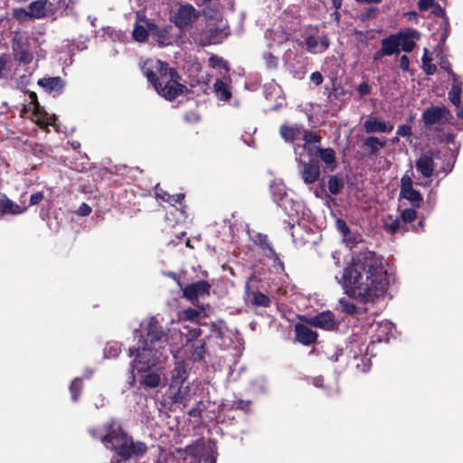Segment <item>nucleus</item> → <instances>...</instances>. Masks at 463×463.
Masks as SVG:
<instances>
[{"label":"nucleus","mask_w":463,"mask_h":463,"mask_svg":"<svg viewBox=\"0 0 463 463\" xmlns=\"http://www.w3.org/2000/svg\"><path fill=\"white\" fill-rule=\"evenodd\" d=\"M212 285L206 280H198L192 284L181 288L183 291V298L191 301L193 304L198 302L200 298L210 295Z\"/></svg>","instance_id":"nucleus-5"},{"label":"nucleus","mask_w":463,"mask_h":463,"mask_svg":"<svg viewBox=\"0 0 463 463\" xmlns=\"http://www.w3.org/2000/svg\"><path fill=\"white\" fill-rule=\"evenodd\" d=\"M411 188H413L412 179L409 175H404L401 179L400 192H404V191L411 189Z\"/></svg>","instance_id":"nucleus-54"},{"label":"nucleus","mask_w":463,"mask_h":463,"mask_svg":"<svg viewBox=\"0 0 463 463\" xmlns=\"http://www.w3.org/2000/svg\"><path fill=\"white\" fill-rule=\"evenodd\" d=\"M422 61V70L427 75H433L437 67L434 63H431L432 58L429 55L428 49H424V54L421 58Z\"/></svg>","instance_id":"nucleus-36"},{"label":"nucleus","mask_w":463,"mask_h":463,"mask_svg":"<svg viewBox=\"0 0 463 463\" xmlns=\"http://www.w3.org/2000/svg\"><path fill=\"white\" fill-rule=\"evenodd\" d=\"M436 5V2L434 0H419L418 1V8L420 11H427L430 8H432Z\"/></svg>","instance_id":"nucleus-56"},{"label":"nucleus","mask_w":463,"mask_h":463,"mask_svg":"<svg viewBox=\"0 0 463 463\" xmlns=\"http://www.w3.org/2000/svg\"><path fill=\"white\" fill-rule=\"evenodd\" d=\"M142 71L156 93L168 101L188 91L187 87L179 82L181 76L178 71L165 61H147L144 62Z\"/></svg>","instance_id":"nucleus-3"},{"label":"nucleus","mask_w":463,"mask_h":463,"mask_svg":"<svg viewBox=\"0 0 463 463\" xmlns=\"http://www.w3.org/2000/svg\"><path fill=\"white\" fill-rule=\"evenodd\" d=\"M315 156L325 163L326 167L329 171H334L337 167V160L334 149L317 146L315 148Z\"/></svg>","instance_id":"nucleus-14"},{"label":"nucleus","mask_w":463,"mask_h":463,"mask_svg":"<svg viewBox=\"0 0 463 463\" xmlns=\"http://www.w3.org/2000/svg\"><path fill=\"white\" fill-rule=\"evenodd\" d=\"M213 90L219 100L228 101L232 99V91L227 83L217 79L213 83Z\"/></svg>","instance_id":"nucleus-26"},{"label":"nucleus","mask_w":463,"mask_h":463,"mask_svg":"<svg viewBox=\"0 0 463 463\" xmlns=\"http://www.w3.org/2000/svg\"><path fill=\"white\" fill-rule=\"evenodd\" d=\"M449 116L450 111L445 106H430L423 111L422 121L425 126H433Z\"/></svg>","instance_id":"nucleus-8"},{"label":"nucleus","mask_w":463,"mask_h":463,"mask_svg":"<svg viewBox=\"0 0 463 463\" xmlns=\"http://www.w3.org/2000/svg\"><path fill=\"white\" fill-rule=\"evenodd\" d=\"M190 391L189 385L178 384L175 390H169L172 402L183 404L185 407L191 398Z\"/></svg>","instance_id":"nucleus-17"},{"label":"nucleus","mask_w":463,"mask_h":463,"mask_svg":"<svg viewBox=\"0 0 463 463\" xmlns=\"http://www.w3.org/2000/svg\"><path fill=\"white\" fill-rule=\"evenodd\" d=\"M225 323L223 320L213 322L211 324V330L216 338H222L224 335Z\"/></svg>","instance_id":"nucleus-42"},{"label":"nucleus","mask_w":463,"mask_h":463,"mask_svg":"<svg viewBox=\"0 0 463 463\" xmlns=\"http://www.w3.org/2000/svg\"><path fill=\"white\" fill-rule=\"evenodd\" d=\"M205 353L206 342L203 340L199 345L194 346L192 351V358L194 361L200 362L204 359Z\"/></svg>","instance_id":"nucleus-39"},{"label":"nucleus","mask_w":463,"mask_h":463,"mask_svg":"<svg viewBox=\"0 0 463 463\" xmlns=\"http://www.w3.org/2000/svg\"><path fill=\"white\" fill-rule=\"evenodd\" d=\"M151 370L152 368L146 373H138L140 374L139 383L145 389L156 388L160 385V374L157 372Z\"/></svg>","instance_id":"nucleus-18"},{"label":"nucleus","mask_w":463,"mask_h":463,"mask_svg":"<svg viewBox=\"0 0 463 463\" xmlns=\"http://www.w3.org/2000/svg\"><path fill=\"white\" fill-rule=\"evenodd\" d=\"M400 198H404L411 203L413 207H420L423 203V197L421 194L414 188L400 192Z\"/></svg>","instance_id":"nucleus-28"},{"label":"nucleus","mask_w":463,"mask_h":463,"mask_svg":"<svg viewBox=\"0 0 463 463\" xmlns=\"http://www.w3.org/2000/svg\"><path fill=\"white\" fill-rule=\"evenodd\" d=\"M461 86L458 83H454L449 91V99L455 107L461 104Z\"/></svg>","instance_id":"nucleus-37"},{"label":"nucleus","mask_w":463,"mask_h":463,"mask_svg":"<svg viewBox=\"0 0 463 463\" xmlns=\"http://www.w3.org/2000/svg\"><path fill=\"white\" fill-rule=\"evenodd\" d=\"M89 433L93 439H99L104 446L106 447V442L103 439V438L106 436V431L104 430V428L102 427V430H100L99 428H90Z\"/></svg>","instance_id":"nucleus-51"},{"label":"nucleus","mask_w":463,"mask_h":463,"mask_svg":"<svg viewBox=\"0 0 463 463\" xmlns=\"http://www.w3.org/2000/svg\"><path fill=\"white\" fill-rule=\"evenodd\" d=\"M197 17L195 8L192 5L187 4L178 8L174 15L173 22L179 29H184L197 19Z\"/></svg>","instance_id":"nucleus-7"},{"label":"nucleus","mask_w":463,"mask_h":463,"mask_svg":"<svg viewBox=\"0 0 463 463\" xmlns=\"http://www.w3.org/2000/svg\"><path fill=\"white\" fill-rule=\"evenodd\" d=\"M27 210V207H22L9 199L5 194L0 198V218L6 214L17 215Z\"/></svg>","instance_id":"nucleus-15"},{"label":"nucleus","mask_w":463,"mask_h":463,"mask_svg":"<svg viewBox=\"0 0 463 463\" xmlns=\"http://www.w3.org/2000/svg\"><path fill=\"white\" fill-rule=\"evenodd\" d=\"M279 134L286 142H294L301 134V128L298 125L283 124L279 128Z\"/></svg>","instance_id":"nucleus-25"},{"label":"nucleus","mask_w":463,"mask_h":463,"mask_svg":"<svg viewBox=\"0 0 463 463\" xmlns=\"http://www.w3.org/2000/svg\"><path fill=\"white\" fill-rule=\"evenodd\" d=\"M266 257L272 260L273 267L277 269H279L280 271H284V263L279 257V254L276 252L275 250H271L269 253H266Z\"/></svg>","instance_id":"nucleus-46"},{"label":"nucleus","mask_w":463,"mask_h":463,"mask_svg":"<svg viewBox=\"0 0 463 463\" xmlns=\"http://www.w3.org/2000/svg\"><path fill=\"white\" fill-rule=\"evenodd\" d=\"M200 310L188 307L183 311V318L186 321L196 322L200 317Z\"/></svg>","instance_id":"nucleus-45"},{"label":"nucleus","mask_w":463,"mask_h":463,"mask_svg":"<svg viewBox=\"0 0 463 463\" xmlns=\"http://www.w3.org/2000/svg\"><path fill=\"white\" fill-rule=\"evenodd\" d=\"M392 220L391 223L384 222V228L386 231H388L391 234H395L398 232H401L402 234H404L408 232V227L402 223V220L396 218L392 219V216L389 217Z\"/></svg>","instance_id":"nucleus-32"},{"label":"nucleus","mask_w":463,"mask_h":463,"mask_svg":"<svg viewBox=\"0 0 463 463\" xmlns=\"http://www.w3.org/2000/svg\"><path fill=\"white\" fill-rule=\"evenodd\" d=\"M82 391V382L80 378H75L70 385V392L73 402H77Z\"/></svg>","instance_id":"nucleus-41"},{"label":"nucleus","mask_w":463,"mask_h":463,"mask_svg":"<svg viewBox=\"0 0 463 463\" xmlns=\"http://www.w3.org/2000/svg\"><path fill=\"white\" fill-rule=\"evenodd\" d=\"M343 238L345 243L351 248H353L361 241L360 234H353L350 232V235L344 236Z\"/></svg>","instance_id":"nucleus-53"},{"label":"nucleus","mask_w":463,"mask_h":463,"mask_svg":"<svg viewBox=\"0 0 463 463\" xmlns=\"http://www.w3.org/2000/svg\"><path fill=\"white\" fill-rule=\"evenodd\" d=\"M364 127L366 133H390L393 128L392 125L387 126L385 122L380 121L377 118H368Z\"/></svg>","instance_id":"nucleus-19"},{"label":"nucleus","mask_w":463,"mask_h":463,"mask_svg":"<svg viewBox=\"0 0 463 463\" xmlns=\"http://www.w3.org/2000/svg\"><path fill=\"white\" fill-rule=\"evenodd\" d=\"M145 335L139 338V345L137 348H129V356L135 355V358L130 363L129 368V381L128 383L131 387L136 384L135 371L138 373H146L150 368L156 364L158 357L156 354L159 349L164 348V345L167 340L162 326L159 322L152 317L145 329Z\"/></svg>","instance_id":"nucleus-2"},{"label":"nucleus","mask_w":463,"mask_h":463,"mask_svg":"<svg viewBox=\"0 0 463 463\" xmlns=\"http://www.w3.org/2000/svg\"><path fill=\"white\" fill-rule=\"evenodd\" d=\"M356 90L361 97H364L371 93L372 88L366 81H364L358 85Z\"/></svg>","instance_id":"nucleus-57"},{"label":"nucleus","mask_w":463,"mask_h":463,"mask_svg":"<svg viewBox=\"0 0 463 463\" xmlns=\"http://www.w3.org/2000/svg\"><path fill=\"white\" fill-rule=\"evenodd\" d=\"M381 47L383 52L386 53L387 56L398 54L400 52L399 42L396 37V33L390 34L381 41Z\"/></svg>","instance_id":"nucleus-22"},{"label":"nucleus","mask_w":463,"mask_h":463,"mask_svg":"<svg viewBox=\"0 0 463 463\" xmlns=\"http://www.w3.org/2000/svg\"><path fill=\"white\" fill-rule=\"evenodd\" d=\"M91 211H92V209L88 203H82L80 204V206L79 207V210L77 213L80 216H88L90 214Z\"/></svg>","instance_id":"nucleus-63"},{"label":"nucleus","mask_w":463,"mask_h":463,"mask_svg":"<svg viewBox=\"0 0 463 463\" xmlns=\"http://www.w3.org/2000/svg\"><path fill=\"white\" fill-rule=\"evenodd\" d=\"M33 61V55L25 49L19 52V61L24 64H29Z\"/></svg>","instance_id":"nucleus-55"},{"label":"nucleus","mask_w":463,"mask_h":463,"mask_svg":"<svg viewBox=\"0 0 463 463\" xmlns=\"http://www.w3.org/2000/svg\"><path fill=\"white\" fill-rule=\"evenodd\" d=\"M37 83L47 93H52L54 97L61 95L65 87V82L60 76L43 77L39 79Z\"/></svg>","instance_id":"nucleus-10"},{"label":"nucleus","mask_w":463,"mask_h":463,"mask_svg":"<svg viewBox=\"0 0 463 463\" xmlns=\"http://www.w3.org/2000/svg\"><path fill=\"white\" fill-rule=\"evenodd\" d=\"M416 169L422 176L430 178L432 176L435 164L433 156L430 153L421 154L415 164Z\"/></svg>","instance_id":"nucleus-13"},{"label":"nucleus","mask_w":463,"mask_h":463,"mask_svg":"<svg viewBox=\"0 0 463 463\" xmlns=\"http://www.w3.org/2000/svg\"><path fill=\"white\" fill-rule=\"evenodd\" d=\"M253 243L258 246L266 255V253L271 252L274 250L271 243L269 241V237L263 233H257L252 238Z\"/></svg>","instance_id":"nucleus-31"},{"label":"nucleus","mask_w":463,"mask_h":463,"mask_svg":"<svg viewBox=\"0 0 463 463\" xmlns=\"http://www.w3.org/2000/svg\"><path fill=\"white\" fill-rule=\"evenodd\" d=\"M392 335V324L390 322H381L377 324L376 333L373 335L371 345L375 343H388Z\"/></svg>","instance_id":"nucleus-20"},{"label":"nucleus","mask_w":463,"mask_h":463,"mask_svg":"<svg viewBox=\"0 0 463 463\" xmlns=\"http://www.w3.org/2000/svg\"><path fill=\"white\" fill-rule=\"evenodd\" d=\"M106 436V449L116 452L121 458L127 460L132 458H141L147 452V445L140 440H134L122 425L115 420L103 424Z\"/></svg>","instance_id":"nucleus-4"},{"label":"nucleus","mask_w":463,"mask_h":463,"mask_svg":"<svg viewBox=\"0 0 463 463\" xmlns=\"http://www.w3.org/2000/svg\"><path fill=\"white\" fill-rule=\"evenodd\" d=\"M156 197L163 202L168 203L171 205H175L176 203L181 204L184 201L185 194L183 193H178L175 194H170L162 188L156 187Z\"/></svg>","instance_id":"nucleus-23"},{"label":"nucleus","mask_w":463,"mask_h":463,"mask_svg":"<svg viewBox=\"0 0 463 463\" xmlns=\"http://www.w3.org/2000/svg\"><path fill=\"white\" fill-rule=\"evenodd\" d=\"M250 401H243L238 400L234 401L232 404H222V411L224 412V417H229L230 419H234V416L230 417L227 413L232 411L233 410H240L244 412H249L250 411Z\"/></svg>","instance_id":"nucleus-24"},{"label":"nucleus","mask_w":463,"mask_h":463,"mask_svg":"<svg viewBox=\"0 0 463 463\" xmlns=\"http://www.w3.org/2000/svg\"><path fill=\"white\" fill-rule=\"evenodd\" d=\"M307 324L324 330H332L336 326V322L334 314L327 310L323 311L314 317L306 320Z\"/></svg>","instance_id":"nucleus-9"},{"label":"nucleus","mask_w":463,"mask_h":463,"mask_svg":"<svg viewBox=\"0 0 463 463\" xmlns=\"http://www.w3.org/2000/svg\"><path fill=\"white\" fill-rule=\"evenodd\" d=\"M417 208L418 207L411 206L401 212L400 218L403 224L407 226L408 223L413 222L418 218Z\"/></svg>","instance_id":"nucleus-35"},{"label":"nucleus","mask_w":463,"mask_h":463,"mask_svg":"<svg viewBox=\"0 0 463 463\" xmlns=\"http://www.w3.org/2000/svg\"><path fill=\"white\" fill-rule=\"evenodd\" d=\"M425 226V219L422 217L419 220V222L416 224H412V231L415 232H420L424 231Z\"/></svg>","instance_id":"nucleus-64"},{"label":"nucleus","mask_w":463,"mask_h":463,"mask_svg":"<svg viewBox=\"0 0 463 463\" xmlns=\"http://www.w3.org/2000/svg\"><path fill=\"white\" fill-rule=\"evenodd\" d=\"M396 37L399 42V49L401 48L405 52H411L414 49L416 43L411 39V35L410 33L398 32L396 33Z\"/></svg>","instance_id":"nucleus-29"},{"label":"nucleus","mask_w":463,"mask_h":463,"mask_svg":"<svg viewBox=\"0 0 463 463\" xmlns=\"http://www.w3.org/2000/svg\"><path fill=\"white\" fill-rule=\"evenodd\" d=\"M296 339L304 345L315 344L317 339V333L303 324L295 326Z\"/></svg>","instance_id":"nucleus-12"},{"label":"nucleus","mask_w":463,"mask_h":463,"mask_svg":"<svg viewBox=\"0 0 463 463\" xmlns=\"http://www.w3.org/2000/svg\"><path fill=\"white\" fill-rule=\"evenodd\" d=\"M344 186L345 183L342 178L338 177L337 175L329 176L328 190L332 194L337 195L340 194Z\"/></svg>","instance_id":"nucleus-34"},{"label":"nucleus","mask_w":463,"mask_h":463,"mask_svg":"<svg viewBox=\"0 0 463 463\" xmlns=\"http://www.w3.org/2000/svg\"><path fill=\"white\" fill-rule=\"evenodd\" d=\"M323 75L320 71H317L311 73L310 75V80L316 85L319 86L323 82Z\"/></svg>","instance_id":"nucleus-61"},{"label":"nucleus","mask_w":463,"mask_h":463,"mask_svg":"<svg viewBox=\"0 0 463 463\" xmlns=\"http://www.w3.org/2000/svg\"><path fill=\"white\" fill-rule=\"evenodd\" d=\"M188 377V373L185 369V365L184 362H178L175 364V366L172 372L171 383L169 385V390H175V387L178 384H184Z\"/></svg>","instance_id":"nucleus-16"},{"label":"nucleus","mask_w":463,"mask_h":463,"mask_svg":"<svg viewBox=\"0 0 463 463\" xmlns=\"http://www.w3.org/2000/svg\"><path fill=\"white\" fill-rule=\"evenodd\" d=\"M47 5H52L47 0H36L29 5L31 19H42L47 15Z\"/></svg>","instance_id":"nucleus-21"},{"label":"nucleus","mask_w":463,"mask_h":463,"mask_svg":"<svg viewBox=\"0 0 463 463\" xmlns=\"http://www.w3.org/2000/svg\"><path fill=\"white\" fill-rule=\"evenodd\" d=\"M338 283L349 298L363 304H375L387 291L389 277L375 252L362 251L352 257Z\"/></svg>","instance_id":"nucleus-1"},{"label":"nucleus","mask_w":463,"mask_h":463,"mask_svg":"<svg viewBox=\"0 0 463 463\" xmlns=\"http://www.w3.org/2000/svg\"><path fill=\"white\" fill-rule=\"evenodd\" d=\"M13 17L19 21L20 23H23L26 21L28 18L31 19L30 12L24 9V8H14L13 10Z\"/></svg>","instance_id":"nucleus-47"},{"label":"nucleus","mask_w":463,"mask_h":463,"mask_svg":"<svg viewBox=\"0 0 463 463\" xmlns=\"http://www.w3.org/2000/svg\"><path fill=\"white\" fill-rule=\"evenodd\" d=\"M251 304L255 307H269L271 305V299L260 291H254L252 292Z\"/></svg>","instance_id":"nucleus-33"},{"label":"nucleus","mask_w":463,"mask_h":463,"mask_svg":"<svg viewBox=\"0 0 463 463\" xmlns=\"http://www.w3.org/2000/svg\"><path fill=\"white\" fill-rule=\"evenodd\" d=\"M33 114L36 118L34 119L35 123L42 128H46L48 125H50L48 119V113L44 109L43 107L40 105V103H37L33 105Z\"/></svg>","instance_id":"nucleus-30"},{"label":"nucleus","mask_w":463,"mask_h":463,"mask_svg":"<svg viewBox=\"0 0 463 463\" xmlns=\"http://www.w3.org/2000/svg\"><path fill=\"white\" fill-rule=\"evenodd\" d=\"M306 50L311 53H321L326 51L330 45L329 37L326 34H323L317 39L314 35H308L305 39Z\"/></svg>","instance_id":"nucleus-11"},{"label":"nucleus","mask_w":463,"mask_h":463,"mask_svg":"<svg viewBox=\"0 0 463 463\" xmlns=\"http://www.w3.org/2000/svg\"><path fill=\"white\" fill-rule=\"evenodd\" d=\"M43 192H37L35 194H33L30 197L29 204L31 206L39 204L43 200Z\"/></svg>","instance_id":"nucleus-59"},{"label":"nucleus","mask_w":463,"mask_h":463,"mask_svg":"<svg viewBox=\"0 0 463 463\" xmlns=\"http://www.w3.org/2000/svg\"><path fill=\"white\" fill-rule=\"evenodd\" d=\"M339 304L342 311L348 315H355L358 313V307L353 302L345 299H340Z\"/></svg>","instance_id":"nucleus-44"},{"label":"nucleus","mask_w":463,"mask_h":463,"mask_svg":"<svg viewBox=\"0 0 463 463\" xmlns=\"http://www.w3.org/2000/svg\"><path fill=\"white\" fill-rule=\"evenodd\" d=\"M386 146L385 139H380L376 137H368L364 141V147L369 153V155H375L380 148H383Z\"/></svg>","instance_id":"nucleus-27"},{"label":"nucleus","mask_w":463,"mask_h":463,"mask_svg":"<svg viewBox=\"0 0 463 463\" xmlns=\"http://www.w3.org/2000/svg\"><path fill=\"white\" fill-rule=\"evenodd\" d=\"M337 231L344 236L350 235V229L346 222L343 219H337L335 222Z\"/></svg>","instance_id":"nucleus-52"},{"label":"nucleus","mask_w":463,"mask_h":463,"mask_svg":"<svg viewBox=\"0 0 463 463\" xmlns=\"http://www.w3.org/2000/svg\"><path fill=\"white\" fill-rule=\"evenodd\" d=\"M300 176L306 184H315L320 179V165L317 158H310L308 161L299 160Z\"/></svg>","instance_id":"nucleus-6"},{"label":"nucleus","mask_w":463,"mask_h":463,"mask_svg":"<svg viewBox=\"0 0 463 463\" xmlns=\"http://www.w3.org/2000/svg\"><path fill=\"white\" fill-rule=\"evenodd\" d=\"M396 134L403 137H408L411 135V128L406 124L400 125L397 128Z\"/></svg>","instance_id":"nucleus-58"},{"label":"nucleus","mask_w":463,"mask_h":463,"mask_svg":"<svg viewBox=\"0 0 463 463\" xmlns=\"http://www.w3.org/2000/svg\"><path fill=\"white\" fill-rule=\"evenodd\" d=\"M219 34L217 28H211L204 33L205 43L203 45L216 43L215 38Z\"/></svg>","instance_id":"nucleus-48"},{"label":"nucleus","mask_w":463,"mask_h":463,"mask_svg":"<svg viewBox=\"0 0 463 463\" xmlns=\"http://www.w3.org/2000/svg\"><path fill=\"white\" fill-rule=\"evenodd\" d=\"M175 458L173 455L170 454H159L158 458L156 463H175Z\"/></svg>","instance_id":"nucleus-60"},{"label":"nucleus","mask_w":463,"mask_h":463,"mask_svg":"<svg viewBox=\"0 0 463 463\" xmlns=\"http://www.w3.org/2000/svg\"><path fill=\"white\" fill-rule=\"evenodd\" d=\"M439 66L442 70L446 71L451 76L454 82L458 81V75L453 72L451 64L447 58L441 59Z\"/></svg>","instance_id":"nucleus-49"},{"label":"nucleus","mask_w":463,"mask_h":463,"mask_svg":"<svg viewBox=\"0 0 463 463\" xmlns=\"http://www.w3.org/2000/svg\"><path fill=\"white\" fill-rule=\"evenodd\" d=\"M132 35L137 42L143 43L147 40L149 33L145 26L141 24H136Z\"/></svg>","instance_id":"nucleus-40"},{"label":"nucleus","mask_w":463,"mask_h":463,"mask_svg":"<svg viewBox=\"0 0 463 463\" xmlns=\"http://www.w3.org/2000/svg\"><path fill=\"white\" fill-rule=\"evenodd\" d=\"M303 140L305 141L304 148L307 149L308 153L310 154L312 149L308 148V146L311 144L319 143L321 141V137L310 130H304L303 131Z\"/></svg>","instance_id":"nucleus-38"},{"label":"nucleus","mask_w":463,"mask_h":463,"mask_svg":"<svg viewBox=\"0 0 463 463\" xmlns=\"http://www.w3.org/2000/svg\"><path fill=\"white\" fill-rule=\"evenodd\" d=\"M203 334L200 327L189 328L187 327V333L185 334L187 343L192 342L199 338Z\"/></svg>","instance_id":"nucleus-50"},{"label":"nucleus","mask_w":463,"mask_h":463,"mask_svg":"<svg viewBox=\"0 0 463 463\" xmlns=\"http://www.w3.org/2000/svg\"><path fill=\"white\" fill-rule=\"evenodd\" d=\"M379 14V9L377 7L370 6L367 7L364 13L359 15V19L361 22H366L372 19L376 18Z\"/></svg>","instance_id":"nucleus-43"},{"label":"nucleus","mask_w":463,"mask_h":463,"mask_svg":"<svg viewBox=\"0 0 463 463\" xmlns=\"http://www.w3.org/2000/svg\"><path fill=\"white\" fill-rule=\"evenodd\" d=\"M400 69L404 72L409 71V70H410V59L405 54L401 56Z\"/></svg>","instance_id":"nucleus-62"}]
</instances>
